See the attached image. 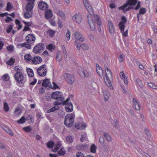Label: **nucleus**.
<instances>
[{
    "label": "nucleus",
    "instance_id": "20e7f679",
    "mask_svg": "<svg viewBox=\"0 0 157 157\" xmlns=\"http://www.w3.org/2000/svg\"><path fill=\"white\" fill-rule=\"evenodd\" d=\"M78 73L82 78H84L85 77L88 78H90L91 77L92 74L87 69H84L81 68L78 70Z\"/></svg>",
    "mask_w": 157,
    "mask_h": 157
},
{
    "label": "nucleus",
    "instance_id": "ea45409f",
    "mask_svg": "<svg viewBox=\"0 0 157 157\" xmlns=\"http://www.w3.org/2000/svg\"><path fill=\"white\" fill-rule=\"evenodd\" d=\"M8 15H9V14L7 13H5L2 14H0V16L4 17V16H6V18H5V20H12L10 17H9L8 16Z\"/></svg>",
    "mask_w": 157,
    "mask_h": 157
},
{
    "label": "nucleus",
    "instance_id": "3c124183",
    "mask_svg": "<svg viewBox=\"0 0 157 157\" xmlns=\"http://www.w3.org/2000/svg\"><path fill=\"white\" fill-rule=\"evenodd\" d=\"M91 151L93 153H95L96 152V147L95 146L94 144L92 145L90 147Z\"/></svg>",
    "mask_w": 157,
    "mask_h": 157
},
{
    "label": "nucleus",
    "instance_id": "6e6552de",
    "mask_svg": "<svg viewBox=\"0 0 157 157\" xmlns=\"http://www.w3.org/2000/svg\"><path fill=\"white\" fill-rule=\"evenodd\" d=\"M44 45L43 44L39 43L35 46L33 49V52L36 53L41 52L44 50Z\"/></svg>",
    "mask_w": 157,
    "mask_h": 157
},
{
    "label": "nucleus",
    "instance_id": "9b49d317",
    "mask_svg": "<svg viewBox=\"0 0 157 157\" xmlns=\"http://www.w3.org/2000/svg\"><path fill=\"white\" fill-rule=\"evenodd\" d=\"M63 94L59 91H56L53 93L52 94V98L56 100H63L62 97Z\"/></svg>",
    "mask_w": 157,
    "mask_h": 157
},
{
    "label": "nucleus",
    "instance_id": "e2e57ef3",
    "mask_svg": "<svg viewBox=\"0 0 157 157\" xmlns=\"http://www.w3.org/2000/svg\"><path fill=\"white\" fill-rule=\"evenodd\" d=\"M13 26L11 25H9L7 29H6V32L7 33H9L12 29Z\"/></svg>",
    "mask_w": 157,
    "mask_h": 157
},
{
    "label": "nucleus",
    "instance_id": "f8f14e48",
    "mask_svg": "<svg viewBox=\"0 0 157 157\" xmlns=\"http://www.w3.org/2000/svg\"><path fill=\"white\" fill-rule=\"evenodd\" d=\"M35 0H27L28 4L26 6V9L27 12H31L34 6V3Z\"/></svg>",
    "mask_w": 157,
    "mask_h": 157
},
{
    "label": "nucleus",
    "instance_id": "bf43d9fd",
    "mask_svg": "<svg viewBox=\"0 0 157 157\" xmlns=\"http://www.w3.org/2000/svg\"><path fill=\"white\" fill-rule=\"evenodd\" d=\"M2 78L3 80L7 81L9 78L8 74H5L2 76Z\"/></svg>",
    "mask_w": 157,
    "mask_h": 157
},
{
    "label": "nucleus",
    "instance_id": "39448f33",
    "mask_svg": "<svg viewBox=\"0 0 157 157\" xmlns=\"http://www.w3.org/2000/svg\"><path fill=\"white\" fill-rule=\"evenodd\" d=\"M63 77L67 82L70 85L72 84L75 80V77L74 75L67 73L64 74Z\"/></svg>",
    "mask_w": 157,
    "mask_h": 157
},
{
    "label": "nucleus",
    "instance_id": "f257e3e1",
    "mask_svg": "<svg viewBox=\"0 0 157 157\" xmlns=\"http://www.w3.org/2000/svg\"><path fill=\"white\" fill-rule=\"evenodd\" d=\"M140 2H137V0H127L126 3L122 6L119 7V10H124L127 6H129L125 10V11H128L131 9L138 10L140 7Z\"/></svg>",
    "mask_w": 157,
    "mask_h": 157
},
{
    "label": "nucleus",
    "instance_id": "393cba45",
    "mask_svg": "<svg viewBox=\"0 0 157 157\" xmlns=\"http://www.w3.org/2000/svg\"><path fill=\"white\" fill-rule=\"evenodd\" d=\"M19 45L21 47H25L26 48L29 49L31 48V45L27 42L20 44Z\"/></svg>",
    "mask_w": 157,
    "mask_h": 157
},
{
    "label": "nucleus",
    "instance_id": "b1692460",
    "mask_svg": "<svg viewBox=\"0 0 157 157\" xmlns=\"http://www.w3.org/2000/svg\"><path fill=\"white\" fill-rule=\"evenodd\" d=\"M121 78L124 80V82L126 85L128 84V82L127 77L124 75V74L123 72H121L120 73Z\"/></svg>",
    "mask_w": 157,
    "mask_h": 157
},
{
    "label": "nucleus",
    "instance_id": "4c0bfd02",
    "mask_svg": "<svg viewBox=\"0 0 157 157\" xmlns=\"http://www.w3.org/2000/svg\"><path fill=\"white\" fill-rule=\"evenodd\" d=\"M62 144H61L60 142L58 141L57 142L54 148V150H55V151L59 150Z\"/></svg>",
    "mask_w": 157,
    "mask_h": 157
},
{
    "label": "nucleus",
    "instance_id": "c9c22d12",
    "mask_svg": "<svg viewBox=\"0 0 157 157\" xmlns=\"http://www.w3.org/2000/svg\"><path fill=\"white\" fill-rule=\"evenodd\" d=\"M80 46L83 50H87L89 49L88 45L85 43L81 44Z\"/></svg>",
    "mask_w": 157,
    "mask_h": 157
},
{
    "label": "nucleus",
    "instance_id": "603ef678",
    "mask_svg": "<svg viewBox=\"0 0 157 157\" xmlns=\"http://www.w3.org/2000/svg\"><path fill=\"white\" fill-rule=\"evenodd\" d=\"M25 118L24 117H22L21 118L17 121V122L19 123L23 124L25 121Z\"/></svg>",
    "mask_w": 157,
    "mask_h": 157
},
{
    "label": "nucleus",
    "instance_id": "a878e982",
    "mask_svg": "<svg viewBox=\"0 0 157 157\" xmlns=\"http://www.w3.org/2000/svg\"><path fill=\"white\" fill-rule=\"evenodd\" d=\"M24 58L27 61H29L31 63L32 62L33 57L31 56L29 54H25L24 56Z\"/></svg>",
    "mask_w": 157,
    "mask_h": 157
},
{
    "label": "nucleus",
    "instance_id": "0eeeda50",
    "mask_svg": "<svg viewBox=\"0 0 157 157\" xmlns=\"http://www.w3.org/2000/svg\"><path fill=\"white\" fill-rule=\"evenodd\" d=\"M88 23L91 30L94 31L96 28V23L99 26L102 25L101 20H88Z\"/></svg>",
    "mask_w": 157,
    "mask_h": 157
},
{
    "label": "nucleus",
    "instance_id": "13d9d810",
    "mask_svg": "<svg viewBox=\"0 0 157 157\" xmlns=\"http://www.w3.org/2000/svg\"><path fill=\"white\" fill-rule=\"evenodd\" d=\"M63 100H60L59 101H56L54 102L53 104L54 105H59L63 104Z\"/></svg>",
    "mask_w": 157,
    "mask_h": 157
},
{
    "label": "nucleus",
    "instance_id": "dca6fc26",
    "mask_svg": "<svg viewBox=\"0 0 157 157\" xmlns=\"http://www.w3.org/2000/svg\"><path fill=\"white\" fill-rule=\"evenodd\" d=\"M96 70L97 72L99 75L101 77H103L105 79V76L103 75V71L102 68L98 65H96Z\"/></svg>",
    "mask_w": 157,
    "mask_h": 157
},
{
    "label": "nucleus",
    "instance_id": "58836bf2",
    "mask_svg": "<svg viewBox=\"0 0 157 157\" xmlns=\"http://www.w3.org/2000/svg\"><path fill=\"white\" fill-rule=\"evenodd\" d=\"M59 109V107L58 106H56L55 107H53L51 109H49L48 111V113H50L52 112L55 111L56 110H57Z\"/></svg>",
    "mask_w": 157,
    "mask_h": 157
},
{
    "label": "nucleus",
    "instance_id": "bb28decb",
    "mask_svg": "<svg viewBox=\"0 0 157 157\" xmlns=\"http://www.w3.org/2000/svg\"><path fill=\"white\" fill-rule=\"evenodd\" d=\"M42 85L45 87H50L51 86L50 82L48 79H45L44 80Z\"/></svg>",
    "mask_w": 157,
    "mask_h": 157
},
{
    "label": "nucleus",
    "instance_id": "0e129e2a",
    "mask_svg": "<svg viewBox=\"0 0 157 157\" xmlns=\"http://www.w3.org/2000/svg\"><path fill=\"white\" fill-rule=\"evenodd\" d=\"M70 100V98H68L66 100L64 101H63V105L68 104V103H71V102H69Z\"/></svg>",
    "mask_w": 157,
    "mask_h": 157
},
{
    "label": "nucleus",
    "instance_id": "864d4df0",
    "mask_svg": "<svg viewBox=\"0 0 157 157\" xmlns=\"http://www.w3.org/2000/svg\"><path fill=\"white\" fill-rule=\"evenodd\" d=\"M12 8L13 6H12L10 2H8L7 3L6 10L8 11H9L12 9Z\"/></svg>",
    "mask_w": 157,
    "mask_h": 157
},
{
    "label": "nucleus",
    "instance_id": "9d476101",
    "mask_svg": "<svg viewBox=\"0 0 157 157\" xmlns=\"http://www.w3.org/2000/svg\"><path fill=\"white\" fill-rule=\"evenodd\" d=\"M37 72L39 75L41 76H44L46 74L47 70L45 68V66L44 65L38 68L37 70Z\"/></svg>",
    "mask_w": 157,
    "mask_h": 157
},
{
    "label": "nucleus",
    "instance_id": "de8ad7c7",
    "mask_svg": "<svg viewBox=\"0 0 157 157\" xmlns=\"http://www.w3.org/2000/svg\"><path fill=\"white\" fill-rule=\"evenodd\" d=\"M124 59L125 56L124 54H121L118 58V60L120 63L122 62Z\"/></svg>",
    "mask_w": 157,
    "mask_h": 157
},
{
    "label": "nucleus",
    "instance_id": "1a4fd4ad",
    "mask_svg": "<svg viewBox=\"0 0 157 157\" xmlns=\"http://www.w3.org/2000/svg\"><path fill=\"white\" fill-rule=\"evenodd\" d=\"M14 78L15 80L18 83H22L23 82L24 77L21 73L17 71L14 75Z\"/></svg>",
    "mask_w": 157,
    "mask_h": 157
},
{
    "label": "nucleus",
    "instance_id": "79ce46f5",
    "mask_svg": "<svg viewBox=\"0 0 157 157\" xmlns=\"http://www.w3.org/2000/svg\"><path fill=\"white\" fill-rule=\"evenodd\" d=\"M72 18L73 20L76 19H82V17L81 15L79 14H75L72 17Z\"/></svg>",
    "mask_w": 157,
    "mask_h": 157
},
{
    "label": "nucleus",
    "instance_id": "5fc2aeb1",
    "mask_svg": "<svg viewBox=\"0 0 157 157\" xmlns=\"http://www.w3.org/2000/svg\"><path fill=\"white\" fill-rule=\"evenodd\" d=\"M4 109L6 112H8L9 110V107L7 103L5 102L4 104Z\"/></svg>",
    "mask_w": 157,
    "mask_h": 157
},
{
    "label": "nucleus",
    "instance_id": "4d7b16f0",
    "mask_svg": "<svg viewBox=\"0 0 157 157\" xmlns=\"http://www.w3.org/2000/svg\"><path fill=\"white\" fill-rule=\"evenodd\" d=\"M21 110L20 109L17 108L14 111V114L16 115H18L20 114L21 113Z\"/></svg>",
    "mask_w": 157,
    "mask_h": 157
},
{
    "label": "nucleus",
    "instance_id": "6ab92c4d",
    "mask_svg": "<svg viewBox=\"0 0 157 157\" xmlns=\"http://www.w3.org/2000/svg\"><path fill=\"white\" fill-rule=\"evenodd\" d=\"M42 61V58L40 57L36 56L33 58L32 63L36 64L40 63Z\"/></svg>",
    "mask_w": 157,
    "mask_h": 157
},
{
    "label": "nucleus",
    "instance_id": "72a5a7b5",
    "mask_svg": "<svg viewBox=\"0 0 157 157\" xmlns=\"http://www.w3.org/2000/svg\"><path fill=\"white\" fill-rule=\"evenodd\" d=\"M74 140L73 138L71 136H68L66 137V141L67 143L70 144Z\"/></svg>",
    "mask_w": 157,
    "mask_h": 157
},
{
    "label": "nucleus",
    "instance_id": "e433bc0d",
    "mask_svg": "<svg viewBox=\"0 0 157 157\" xmlns=\"http://www.w3.org/2000/svg\"><path fill=\"white\" fill-rule=\"evenodd\" d=\"M57 14L59 16L61 17V19H63L65 18V15L62 11L59 10L57 11Z\"/></svg>",
    "mask_w": 157,
    "mask_h": 157
},
{
    "label": "nucleus",
    "instance_id": "c03bdc74",
    "mask_svg": "<svg viewBox=\"0 0 157 157\" xmlns=\"http://www.w3.org/2000/svg\"><path fill=\"white\" fill-rule=\"evenodd\" d=\"M47 33L48 35L52 37L54 36L55 34V32L52 30H49L47 32Z\"/></svg>",
    "mask_w": 157,
    "mask_h": 157
},
{
    "label": "nucleus",
    "instance_id": "f3484780",
    "mask_svg": "<svg viewBox=\"0 0 157 157\" xmlns=\"http://www.w3.org/2000/svg\"><path fill=\"white\" fill-rule=\"evenodd\" d=\"M77 40H78L82 42L84 41V39L82 34L79 32H77L74 34Z\"/></svg>",
    "mask_w": 157,
    "mask_h": 157
},
{
    "label": "nucleus",
    "instance_id": "5701e85b",
    "mask_svg": "<svg viewBox=\"0 0 157 157\" xmlns=\"http://www.w3.org/2000/svg\"><path fill=\"white\" fill-rule=\"evenodd\" d=\"M86 127L85 124L83 123H79L75 125L76 128H77L78 129H84Z\"/></svg>",
    "mask_w": 157,
    "mask_h": 157
},
{
    "label": "nucleus",
    "instance_id": "a19ab883",
    "mask_svg": "<svg viewBox=\"0 0 157 157\" xmlns=\"http://www.w3.org/2000/svg\"><path fill=\"white\" fill-rule=\"evenodd\" d=\"M32 14V12H26L24 14V16L25 18L26 19L29 18L31 16Z\"/></svg>",
    "mask_w": 157,
    "mask_h": 157
},
{
    "label": "nucleus",
    "instance_id": "aec40b11",
    "mask_svg": "<svg viewBox=\"0 0 157 157\" xmlns=\"http://www.w3.org/2000/svg\"><path fill=\"white\" fill-rule=\"evenodd\" d=\"M133 104L135 106V109L137 110H139L140 109V103L137 101V100L133 98L132 99Z\"/></svg>",
    "mask_w": 157,
    "mask_h": 157
},
{
    "label": "nucleus",
    "instance_id": "2eb2a0df",
    "mask_svg": "<svg viewBox=\"0 0 157 157\" xmlns=\"http://www.w3.org/2000/svg\"><path fill=\"white\" fill-rule=\"evenodd\" d=\"M84 5L89 13L93 12V9L91 6H90L88 0H82Z\"/></svg>",
    "mask_w": 157,
    "mask_h": 157
},
{
    "label": "nucleus",
    "instance_id": "680f3d73",
    "mask_svg": "<svg viewBox=\"0 0 157 157\" xmlns=\"http://www.w3.org/2000/svg\"><path fill=\"white\" fill-rule=\"evenodd\" d=\"M0 148L1 149H6V148L5 144L1 142H0Z\"/></svg>",
    "mask_w": 157,
    "mask_h": 157
},
{
    "label": "nucleus",
    "instance_id": "338daca9",
    "mask_svg": "<svg viewBox=\"0 0 157 157\" xmlns=\"http://www.w3.org/2000/svg\"><path fill=\"white\" fill-rule=\"evenodd\" d=\"M77 157H84L82 153L78 152L76 154Z\"/></svg>",
    "mask_w": 157,
    "mask_h": 157
},
{
    "label": "nucleus",
    "instance_id": "8fccbe9b",
    "mask_svg": "<svg viewBox=\"0 0 157 157\" xmlns=\"http://www.w3.org/2000/svg\"><path fill=\"white\" fill-rule=\"evenodd\" d=\"M23 129L26 132H29L32 130V128L30 126L24 127Z\"/></svg>",
    "mask_w": 157,
    "mask_h": 157
},
{
    "label": "nucleus",
    "instance_id": "49530a36",
    "mask_svg": "<svg viewBox=\"0 0 157 157\" xmlns=\"http://www.w3.org/2000/svg\"><path fill=\"white\" fill-rule=\"evenodd\" d=\"M54 144L53 141H49L47 144V147L49 148H52Z\"/></svg>",
    "mask_w": 157,
    "mask_h": 157
},
{
    "label": "nucleus",
    "instance_id": "052dcab7",
    "mask_svg": "<svg viewBox=\"0 0 157 157\" xmlns=\"http://www.w3.org/2000/svg\"><path fill=\"white\" fill-rule=\"evenodd\" d=\"M55 46L52 45L51 44H50L48 45L47 48L51 52L52 51V50H54L55 49Z\"/></svg>",
    "mask_w": 157,
    "mask_h": 157
},
{
    "label": "nucleus",
    "instance_id": "4468645a",
    "mask_svg": "<svg viewBox=\"0 0 157 157\" xmlns=\"http://www.w3.org/2000/svg\"><path fill=\"white\" fill-rule=\"evenodd\" d=\"M108 23V27L109 33L110 34H112L114 33L115 31L114 25L112 22L110 20H109Z\"/></svg>",
    "mask_w": 157,
    "mask_h": 157
},
{
    "label": "nucleus",
    "instance_id": "c756f323",
    "mask_svg": "<svg viewBox=\"0 0 157 157\" xmlns=\"http://www.w3.org/2000/svg\"><path fill=\"white\" fill-rule=\"evenodd\" d=\"M146 12V10L145 8H142L140 10L139 12L137 15V17H138V20L139 19V17L142 14H144Z\"/></svg>",
    "mask_w": 157,
    "mask_h": 157
},
{
    "label": "nucleus",
    "instance_id": "cd10ccee",
    "mask_svg": "<svg viewBox=\"0 0 157 157\" xmlns=\"http://www.w3.org/2000/svg\"><path fill=\"white\" fill-rule=\"evenodd\" d=\"M2 128L8 134H10L11 136H13V134L12 131L11 129H10L9 128L7 127H6V126H4L2 127Z\"/></svg>",
    "mask_w": 157,
    "mask_h": 157
},
{
    "label": "nucleus",
    "instance_id": "a211bd4d",
    "mask_svg": "<svg viewBox=\"0 0 157 157\" xmlns=\"http://www.w3.org/2000/svg\"><path fill=\"white\" fill-rule=\"evenodd\" d=\"M38 7L40 9L44 10L48 8V5L45 2H42L39 3Z\"/></svg>",
    "mask_w": 157,
    "mask_h": 157
},
{
    "label": "nucleus",
    "instance_id": "09e8293b",
    "mask_svg": "<svg viewBox=\"0 0 157 157\" xmlns=\"http://www.w3.org/2000/svg\"><path fill=\"white\" fill-rule=\"evenodd\" d=\"M14 63V59L13 58H11L7 62V64L10 66L13 65Z\"/></svg>",
    "mask_w": 157,
    "mask_h": 157
},
{
    "label": "nucleus",
    "instance_id": "4be33fe9",
    "mask_svg": "<svg viewBox=\"0 0 157 157\" xmlns=\"http://www.w3.org/2000/svg\"><path fill=\"white\" fill-rule=\"evenodd\" d=\"M68 104L65 105V109L67 112H71L73 110V106L71 103H68Z\"/></svg>",
    "mask_w": 157,
    "mask_h": 157
},
{
    "label": "nucleus",
    "instance_id": "ddd939ff",
    "mask_svg": "<svg viewBox=\"0 0 157 157\" xmlns=\"http://www.w3.org/2000/svg\"><path fill=\"white\" fill-rule=\"evenodd\" d=\"M25 39L29 43L33 44L36 38L33 34H28L25 37Z\"/></svg>",
    "mask_w": 157,
    "mask_h": 157
},
{
    "label": "nucleus",
    "instance_id": "6e6d98bb",
    "mask_svg": "<svg viewBox=\"0 0 157 157\" xmlns=\"http://www.w3.org/2000/svg\"><path fill=\"white\" fill-rule=\"evenodd\" d=\"M15 22L16 25H18V29H20L22 28V25H21L19 20H15Z\"/></svg>",
    "mask_w": 157,
    "mask_h": 157
},
{
    "label": "nucleus",
    "instance_id": "37998d69",
    "mask_svg": "<svg viewBox=\"0 0 157 157\" xmlns=\"http://www.w3.org/2000/svg\"><path fill=\"white\" fill-rule=\"evenodd\" d=\"M148 85L151 88L153 89H157V86L152 82H150L148 84Z\"/></svg>",
    "mask_w": 157,
    "mask_h": 157
},
{
    "label": "nucleus",
    "instance_id": "f03ea898",
    "mask_svg": "<svg viewBox=\"0 0 157 157\" xmlns=\"http://www.w3.org/2000/svg\"><path fill=\"white\" fill-rule=\"evenodd\" d=\"M75 115L74 113H70L66 115L64 124L67 127H71L73 125Z\"/></svg>",
    "mask_w": 157,
    "mask_h": 157
},
{
    "label": "nucleus",
    "instance_id": "7ed1b4c3",
    "mask_svg": "<svg viewBox=\"0 0 157 157\" xmlns=\"http://www.w3.org/2000/svg\"><path fill=\"white\" fill-rule=\"evenodd\" d=\"M105 78H106L108 81L106 85L109 87L110 89H112L113 86H112L110 81V79L112 78V75L111 72L110 70L107 67H105Z\"/></svg>",
    "mask_w": 157,
    "mask_h": 157
},
{
    "label": "nucleus",
    "instance_id": "423d86ee",
    "mask_svg": "<svg viewBox=\"0 0 157 157\" xmlns=\"http://www.w3.org/2000/svg\"><path fill=\"white\" fill-rule=\"evenodd\" d=\"M127 20H122L119 24V26L121 32L122 33L123 35L124 36H128V29H127L124 32V28L125 24L126 23Z\"/></svg>",
    "mask_w": 157,
    "mask_h": 157
},
{
    "label": "nucleus",
    "instance_id": "2f4dec72",
    "mask_svg": "<svg viewBox=\"0 0 157 157\" xmlns=\"http://www.w3.org/2000/svg\"><path fill=\"white\" fill-rule=\"evenodd\" d=\"M105 99V101L108 100L110 96V93L108 91H105L104 94Z\"/></svg>",
    "mask_w": 157,
    "mask_h": 157
},
{
    "label": "nucleus",
    "instance_id": "f704fd0d",
    "mask_svg": "<svg viewBox=\"0 0 157 157\" xmlns=\"http://www.w3.org/2000/svg\"><path fill=\"white\" fill-rule=\"evenodd\" d=\"M104 136L107 140L109 142H111L112 141V138L109 134L105 133H104Z\"/></svg>",
    "mask_w": 157,
    "mask_h": 157
},
{
    "label": "nucleus",
    "instance_id": "473e14b6",
    "mask_svg": "<svg viewBox=\"0 0 157 157\" xmlns=\"http://www.w3.org/2000/svg\"><path fill=\"white\" fill-rule=\"evenodd\" d=\"M27 72L29 76L33 77L34 76V73L33 70L30 68H28L27 69Z\"/></svg>",
    "mask_w": 157,
    "mask_h": 157
},
{
    "label": "nucleus",
    "instance_id": "a18cd8bd",
    "mask_svg": "<svg viewBox=\"0 0 157 157\" xmlns=\"http://www.w3.org/2000/svg\"><path fill=\"white\" fill-rule=\"evenodd\" d=\"M87 17L88 19H89V17H91L92 19H93L94 18V20H100V19L99 16L96 14H94L93 16H92L90 15H88Z\"/></svg>",
    "mask_w": 157,
    "mask_h": 157
},
{
    "label": "nucleus",
    "instance_id": "7c9ffc66",
    "mask_svg": "<svg viewBox=\"0 0 157 157\" xmlns=\"http://www.w3.org/2000/svg\"><path fill=\"white\" fill-rule=\"evenodd\" d=\"M66 151H65V149L62 147L61 149L58 151V155L59 156L63 155L66 153Z\"/></svg>",
    "mask_w": 157,
    "mask_h": 157
},
{
    "label": "nucleus",
    "instance_id": "c85d7f7f",
    "mask_svg": "<svg viewBox=\"0 0 157 157\" xmlns=\"http://www.w3.org/2000/svg\"><path fill=\"white\" fill-rule=\"evenodd\" d=\"M62 54L60 52H58L57 53L56 59L57 61H58L59 62H60L62 60Z\"/></svg>",
    "mask_w": 157,
    "mask_h": 157
},
{
    "label": "nucleus",
    "instance_id": "69168bd1",
    "mask_svg": "<svg viewBox=\"0 0 157 157\" xmlns=\"http://www.w3.org/2000/svg\"><path fill=\"white\" fill-rule=\"evenodd\" d=\"M53 86H52L51 85V86L50 87L51 88H52L54 89H56L57 88H59V87L54 82H53Z\"/></svg>",
    "mask_w": 157,
    "mask_h": 157
},
{
    "label": "nucleus",
    "instance_id": "774afa93",
    "mask_svg": "<svg viewBox=\"0 0 157 157\" xmlns=\"http://www.w3.org/2000/svg\"><path fill=\"white\" fill-rule=\"evenodd\" d=\"M66 37L68 38V40H69L70 39V32L68 30H67V33L66 35Z\"/></svg>",
    "mask_w": 157,
    "mask_h": 157
},
{
    "label": "nucleus",
    "instance_id": "412c9836",
    "mask_svg": "<svg viewBox=\"0 0 157 157\" xmlns=\"http://www.w3.org/2000/svg\"><path fill=\"white\" fill-rule=\"evenodd\" d=\"M52 16V10L50 9H48L45 12V16L46 19H50Z\"/></svg>",
    "mask_w": 157,
    "mask_h": 157
}]
</instances>
